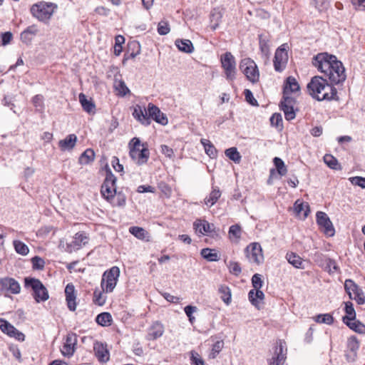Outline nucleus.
Returning <instances> with one entry per match:
<instances>
[{"mask_svg":"<svg viewBox=\"0 0 365 365\" xmlns=\"http://www.w3.org/2000/svg\"><path fill=\"white\" fill-rule=\"evenodd\" d=\"M312 64L324 73L331 83L339 84L346 80L345 68L342 63L334 55L320 53L314 56Z\"/></svg>","mask_w":365,"mask_h":365,"instance_id":"f257e3e1","label":"nucleus"},{"mask_svg":"<svg viewBox=\"0 0 365 365\" xmlns=\"http://www.w3.org/2000/svg\"><path fill=\"white\" fill-rule=\"evenodd\" d=\"M307 88L309 94L318 101L337 98L336 88L321 76L312 77Z\"/></svg>","mask_w":365,"mask_h":365,"instance_id":"f03ea898","label":"nucleus"},{"mask_svg":"<svg viewBox=\"0 0 365 365\" xmlns=\"http://www.w3.org/2000/svg\"><path fill=\"white\" fill-rule=\"evenodd\" d=\"M88 242L89 237L86 233L84 232H78L76 233L73 240L69 243H65L63 240H60L58 247L66 252L71 253L81 249L86 246Z\"/></svg>","mask_w":365,"mask_h":365,"instance_id":"7ed1b4c3","label":"nucleus"},{"mask_svg":"<svg viewBox=\"0 0 365 365\" xmlns=\"http://www.w3.org/2000/svg\"><path fill=\"white\" fill-rule=\"evenodd\" d=\"M120 269L114 266L103 273L101 283L103 292L110 293L114 290L120 276Z\"/></svg>","mask_w":365,"mask_h":365,"instance_id":"20e7f679","label":"nucleus"},{"mask_svg":"<svg viewBox=\"0 0 365 365\" xmlns=\"http://www.w3.org/2000/svg\"><path fill=\"white\" fill-rule=\"evenodd\" d=\"M133 146L130 149V158L138 164L143 165L147 163L149 158V150L140 144L139 139L134 138L132 140Z\"/></svg>","mask_w":365,"mask_h":365,"instance_id":"39448f33","label":"nucleus"},{"mask_svg":"<svg viewBox=\"0 0 365 365\" xmlns=\"http://www.w3.org/2000/svg\"><path fill=\"white\" fill-rule=\"evenodd\" d=\"M24 286L26 288H31L33 297L36 302L46 301V287L39 279L26 277L24 279Z\"/></svg>","mask_w":365,"mask_h":365,"instance_id":"423d86ee","label":"nucleus"},{"mask_svg":"<svg viewBox=\"0 0 365 365\" xmlns=\"http://www.w3.org/2000/svg\"><path fill=\"white\" fill-rule=\"evenodd\" d=\"M240 69L250 81L256 83L259 81V71L256 63L252 59H242L240 64Z\"/></svg>","mask_w":365,"mask_h":365,"instance_id":"0eeeda50","label":"nucleus"},{"mask_svg":"<svg viewBox=\"0 0 365 365\" xmlns=\"http://www.w3.org/2000/svg\"><path fill=\"white\" fill-rule=\"evenodd\" d=\"M222 67L224 69L226 78L233 81L236 77V61L230 52H226L220 58Z\"/></svg>","mask_w":365,"mask_h":365,"instance_id":"6e6552de","label":"nucleus"},{"mask_svg":"<svg viewBox=\"0 0 365 365\" xmlns=\"http://www.w3.org/2000/svg\"><path fill=\"white\" fill-rule=\"evenodd\" d=\"M116 178L110 172L107 173L106 179L101 186L102 196L108 202L113 200L116 194Z\"/></svg>","mask_w":365,"mask_h":365,"instance_id":"1a4fd4ad","label":"nucleus"},{"mask_svg":"<svg viewBox=\"0 0 365 365\" xmlns=\"http://www.w3.org/2000/svg\"><path fill=\"white\" fill-rule=\"evenodd\" d=\"M344 288L349 298L357 302L359 304L365 303V296L359 286L351 279H346L344 282Z\"/></svg>","mask_w":365,"mask_h":365,"instance_id":"9d476101","label":"nucleus"},{"mask_svg":"<svg viewBox=\"0 0 365 365\" xmlns=\"http://www.w3.org/2000/svg\"><path fill=\"white\" fill-rule=\"evenodd\" d=\"M287 47V44H282L275 51L273 63L277 72H282L286 68L288 61Z\"/></svg>","mask_w":365,"mask_h":365,"instance_id":"9b49d317","label":"nucleus"},{"mask_svg":"<svg viewBox=\"0 0 365 365\" xmlns=\"http://www.w3.org/2000/svg\"><path fill=\"white\" fill-rule=\"evenodd\" d=\"M246 257L252 263L259 264L264 261L261 245L257 242L251 243L245 249Z\"/></svg>","mask_w":365,"mask_h":365,"instance_id":"f8f14e48","label":"nucleus"},{"mask_svg":"<svg viewBox=\"0 0 365 365\" xmlns=\"http://www.w3.org/2000/svg\"><path fill=\"white\" fill-rule=\"evenodd\" d=\"M317 222L320 230L327 236L331 237L334 235L335 230L328 215L324 212H317Z\"/></svg>","mask_w":365,"mask_h":365,"instance_id":"ddd939ff","label":"nucleus"},{"mask_svg":"<svg viewBox=\"0 0 365 365\" xmlns=\"http://www.w3.org/2000/svg\"><path fill=\"white\" fill-rule=\"evenodd\" d=\"M295 103V99L292 97L282 98L280 102L281 110H283L287 120H292L296 117V113L294 110Z\"/></svg>","mask_w":365,"mask_h":365,"instance_id":"4468645a","label":"nucleus"},{"mask_svg":"<svg viewBox=\"0 0 365 365\" xmlns=\"http://www.w3.org/2000/svg\"><path fill=\"white\" fill-rule=\"evenodd\" d=\"M77 341L78 340L76 334L73 332L68 333L66 335V341L61 349V352L63 355L68 356H72L76 351Z\"/></svg>","mask_w":365,"mask_h":365,"instance_id":"2eb2a0df","label":"nucleus"},{"mask_svg":"<svg viewBox=\"0 0 365 365\" xmlns=\"http://www.w3.org/2000/svg\"><path fill=\"white\" fill-rule=\"evenodd\" d=\"M148 117L149 119L152 118L156 123L163 125L168 124V120L166 115L160 111V110L153 103H149L148 106Z\"/></svg>","mask_w":365,"mask_h":365,"instance_id":"dca6fc26","label":"nucleus"},{"mask_svg":"<svg viewBox=\"0 0 365 365\" xmlns=\"http://www.w3.org/2000/svg\"><path fill=\"white\" fill-rule=\"evenodd\" d=\"M299 91L300 86L296 78L293 76H289L284 83L282 98L290 97L291 93H295L299 92Z\"/></svg>","mask_w":365,"mask_h":365,"instance_id":"f3484780","label":"nucleus"},{"mask_svg":"<svg viewBox=\"0 0 365 365\" xmlns=\"http://www.w3.org/2000/svg\"><path fill=\"white\" fill-rule=\"evenodd\" d=\"M93 351L99 361L106 363L109 360L110 354L106 344L96 341L93 344Z\"/></svg>","mask_w":365,"mask_h":365,"instance_id":"a211bd4d","label":"nucleus"},{"mask_svg":"<svg viewBox=\"0 0 365 365\" xmlns=\"http://www.w3.org/2000/svg\"><path fill=\"white\" fill-rule=\"evenodd\" d=\"M164 331V326L161 322H154L148 329L146 339L150 341L155 340L163 336Z\"/></svg>","mask_w":365,"mask_h":365,"instance_id":"6ab92c4d","label":"nucleus"},{"mask_svg":"<svg viewBox=\"0 0 365 365\" xmlns=\"http://www.w3.org/2000/svg\"><path fill=\"white\" fill-rule=\"evenodd\" d=\"M193 226L197 233L202 235L216 233L214 224L209 223L206 220H197L195 221Z\"/></svg>","mask_w":365,"mask_h":365,"instance_id":"aec40b11","label":"nucleus"},{"mask_svg":"<svg viewBox=\"0 0 365 365\" xmlns=\"http://www.w3.org/2000/svg\"><path fill=\"white\" fill-rule=\"evenodd\" d=\"M65 295L67 305L71 311H75L76 309V294L75 287L72 284H68L65 288Z\"/></svg>","mask_w":365,"mask_h":365,"instance_id":"412c9836","label":"nucleus"},{"mask_svg":"<svg viewBox=\"0 0 365 365\" xmlns=\"http://www.w3.org/2000/svg\"><path fill=\"white\" fill-rule=\"evenodd\" d=\"M32 16L40 21H46V3L43 1L34 4L30 9Z\"/></svg>","mask_w":365,"mask_h":365,"instance_id":"4be33fe9","label":"nucleus"},{"mask_svg":"<svg viewBox=\"0 0 365 365\" xmlns=\"http://www.w3.org/2000/svg\"><path fill=\"white\" fill-rule=\"evenodd\" d=\"M0 284L2 289L9 291L12 294L20 292L21 287L17 281L13 278H4L0 280Z\"/></svg>","mask_w":365,"mask_h":365,"instance_id":"5701e85b","label":"nucleus"},{"mask_svg":"<svg viewBox=\"0 0 365 365\" xmlns=\"http://www.w3.org/2000/svg\"><path fill=\"white\" fill-rule=\"evenodd\" d=\"M133 116L143 125H148L150 124V120L148 117L146 109L139 105L134 107Z\"/></svg>","mask_w":365,"mask_h":365,"instance_id":"b1692460","label":"nucleus"},{"mask_svg":"<svg viewBox=\"0 0 365 365\" xmlns=\"http://www.w3.org/2000/svg\"><path fill=\"white\" fill-rule=\"evenodd\" d=\"M39 30L36 25H31L26 28L21 34V40L24 43L29 44L32 39L38 34Z\"/></svg>","mask_w":365,"mask_h":365,"instance_id":"393cba45","label":"nucleus"},{"mask_svg":"<svg viewBox=\"0 0 365 365\" xmlns=\"http://www.w3.org/2000/svg\"><path fill=\"white\" fill-rule=\"evenodd\" d=\"M283 345L280 341L279 345L276 346L274 351V356L269 361V365H283L285 361V355L283 353Z\"/></svg>","mask_w":365,"mask_h":365,"instance_id":"a878e982","label":"nucleus"},{"mask_svg":"<svg viewBox=\"0 0 365 365\" xmlns=\"http://www.w3.org/2000/svg\"><path fill=\"white\" fill-rule=\"evenodd\" d=\"M221 195L220 188L217 186H212L209 195L204 199V203L209 207H211L217 202Z\"/></svg>","mask_w":365,"mask_h":365,"instance_id":"bb28decb","label":"nucleus"},{"mask_svg":"<svg viewBox=\"0 0 365 365\" xmlns=\"http://www.w3.org/2000/svg\"><path fill=\"white\" fill-rule=\"evenodd\" d=\"M76 141V135L75 134H70L66 138L61 140L58 145L61 150H71L75 147Z\"/></svg>","mask_w":365,"mask_h":365,"instance_id":"cd10ccee","label":"nucleus"},{"mask_svg":"<svg viewBox=\"0 0 365 365\" xmlns=\"http://www.w3.org/2000/svg\"><path fill=\"white\" fill-rule=\"evenodd\" d=\"M294 211L299 217H302L304 219L306 218L309 212V206L307 202H303L299 200H297L294 205Z\"/></svg>","mask_w":365,"mask_h":365,"instance_id":"c85d7f7f","label":"nucleus"},{"mask_svg":"<svg viewBox=\"0 0 365 365\" xmlns=\"http://www.w3.org/2000/svg\"><path fill=\"white\" fill-rule=\"evenodd\" d=\"M178 48L185 53H191L194 51V46L190 40L188 39H177L175 41Z\"/></svg>","mask_w":365,"mask_h":365,"instance_id":"c756f323","label":"nucleus"},{"mask_svg":"<svg viewBox=\"0 0 365 365\" xmlns=\"http://www.w3.org/2000/svg\"><path fill=\"white\" fill-rule=\"evenodd\" d=\"M113 86L117 92V94L121 97H124L128 93H130L129 88L127 87L126 84L125 83L124 81L122 79H118L117 77H115Z\"/></svg>","mask_w":365,"mask_h":365,"instance_id":"7c9ffc66","label":"nucleus"},{"mask_svg":"<svg viewBox=\"0 0 365 365\" xmlns=\"http://www.w3.org/2000/svg\"><path fill=\"white\" fill-rule=\"evenodd\" d=\"M286 259L289 264L297 269H304L302 259L294 252L287 253Z\"/></svg>","mask_w":365,"mask_h":365,"instance_id":"2f4dec72","label":"nucleus"},{"mask_svg":"<svg viewBox=\"0 0 365 365\" xmlns=\"http://www.w3.org/2000/svg\"><path fill=\"white\" fill-rule=\"evenodd\" d=\"M222 18V13L219 9H214L210 14L211 28L215 30L220 25Z\"/></svg>","mask_w":365,"mask_h":365,"instance_id":"473e14b6","label":"nucleus"},{"mask_svg":"<svg viewBox=\"0 0 365 365\" xmlns=\"http://www.w3.org/2000/svg\"><path fill=\"white\" fill-rule=\"evenodd\" d=\"M202 257L209 262H217L220 259L217 252L215 250L204 248L200 252Z\"/></svg>","mask_w":365,"mask_h":365,"instance_id":"72a5a7b5","label":"nucleus"},{"mask_svg":"<svg viewBox=\"0 0 365 365\" xmlns=\"http://www.w3.org/2000/svg\"><path fill=\"white\" fill-rule=\"evenodd\" d=\"M79 101L85 111L88 113H94L95 105L89 101L83 93L79 94Z\"/></svg>","mask_w":365,"mask_h":365,"instance_id":"f704fd0d","label":"nucleus"},{"mask_svg":"<svg viewBox=\"0 0 365 365\" xmlns=\"http://www.w3.org/2000/svg\"><path fill=\"white\" fill-rule=\"evenodd\" d=\"M221 299L227 304L231 303L232 294L230 289L226 285H220L219 287Z\"/></svg>","mask_w":365,"mask_h":365,"instance_id":"c9c22d12","label":"nucleus"},{"mask_svg":"<svg viewBox=\"0 0 365 365\" xmlns=\"http://www.w3.org/2000/svg\"><path fill=\"white\" fill-rule=\"evenodd\" d=\"M95 153L92 149H86L80 156L79 163L82 165H86L93 161Z\"/></svg>","mask_w":365,"mask_h":365,"instance_id":"e433bc0d","label":"nucleus"},{"mask_svg":"<svg viewBox=\"0 0 365 365\" xmlns=\"http://www.w3.org/2000/svg\"><path fill=\"white\" fill-rule=\"evenodd\" d=\"M345 312L346 316L343 317V322H345V320L353 321L355 319L356 312L353 304L351 302H345Z\"/></svg>","mask_w":365,"mask_h":365,"instance_id":"4c0bfd02","label":"nucleus"},{"mask_svg":"<svg viewBox=\"0 0 365 365\" xmlns=\"http://www.w3.org/2000/svg\"><path fill=\"white\" fill-rule=\"evenodd\" d=\"M111 322L112 317L108 312H103L101 314H99L96 317V322L103 327L110 325Z\"/></svg>","mask_w":365,"mask_h":365,"instance_id":"58836bf2","label":"nucleus"},{"mask_svg":"<svg viewBox=\"0 0 365 365\" xmlns=\"http://www.w3.org/2000/svg\"><path fill=\"white\" fill-rule=\"evenodd\" d=\"M201 143L202 144L205 153L211 158H215L216 156V149L214 145L211 143L209 140L207 139H201Z\"/></svg>","mask_w":365,"mask_h":365,"instance_id":"ea45409f","label":"nucleus"},{"mask_svg":"<svg viewBox=\"0 0 365 365\" xmlns=\"http://www.w3.org/2000/svg\"><path fill=\"white\" fill-rule=\"evenodd\" d=\"M249 299L252 304L257 305V299L262 300L264 297V293L260 290V289H254L249 292Z\"/></svg>","mask_w":365,"mask_h":365,"instance_id":"a19ab883","label":"nucleus"},{"mask_svg":"<svg viewBox=\"0 0 365 365\" xmlns=\"http://www.w3.org/2000/svg\"><path fill=\"white\" fill-rule=\"evenodd\" d=\"M344 323H345L351 329L357 333L362 334L365 331V326L359 321L351 322L345 320Z\"/></svg>","mask_w":365,"mask_h":365,"instance_id":"79ce46f5","label":"nucleus"},{"mask_svg":"<svg viewBox=\"0 0 365 365\" xmlns=\"http://www.w3.org/2000/svg\"><path fill=\"white\" fill-rule=\"evenodd\" d=\"M0 329L2 332L10 336L16 330V328L6 319H0Z\"/></svg>","mask_w":365,"mask_h":365,"instance_id":"37998d69","label":"nucleus"},{"mask_svg":"<svg viewBox=\"0 0 365 365\" xmlns=\"http://www.w3.org/2000/svg\"><path fill=\"white\" fill-rule=\"evenodd\" d=\"M224 347V341L222 340L217 341L212 346L209 354V359H215Z\"/></svg>","mask_w":365,"mask_h":365,"instance_id":"c03bdc74","label":"nucleus"},{"mask_svg":"<svg viewBox=\"0 0 365 365\" xmlns=\"http://www.w3.org/2000/svg\"><path fill=\"white\" fill-rule=\"evenodd\" d=\"M324 163L331 169L341 170V167L338 160L331 155H325L324 157Z\"/></svg>","mask_w":365,"mask_h":365,"instance_id":"a18cd8bd","label":"nucleus"},{"mask_svg":"<svg viewBox=\"0 0 365 365\" xmlns=\"http://www.w3.org/2000/svg\"><path fill=\"white\" fill-rule=\"evenodd\" d=\"M14 247L16 252L21 255H26L29 252V249L28 246L19 240H14Z\"/></svg>","mask_w":365,"mask_h":365,"instance_id":"49530a36","label":"nucleus"},{"mask_svg":"<svg viewBox=\"0 0 365 365\" xmlns=\"http://www.w3.org/2000/svg\"><path fill=\"white\" fill-rule=\"evenodd\" d=\"M273 162L277 168V173L281 176L285 175L287 173V169L286 165H284V161L281 158L275 157L273 160Z\"/></svg>","mask_w":365,"mask_h":365,"instance_id":"de8ad7c7","label":"nucleus"},{"mask_svg":"<svg viewBox=\"0 0 365 365\" xmlns=\"http://www.w3.org/2000/svg\"><path fill=\"white\" fill-rule=\"evenodd\" d=\"M126 196L122 192H116L113 200L110 202L113 206L123 207L125 205Z\"/></svg>","mask_w":365,"mask_h":365,"instance_id":"09e8293b","label":"nucleus"},{"mask_svg":"<svg viewBox=\"0 0 365 365\" xmlns=\"http://www.w3.org/2000/svg\"><path fill=\"white\" fill-rule=\"evenodd\" d=\"M225 155L235 163H238L241 160V155L240 153L237 151V148L234 147L227 149L225 150Z\"/></svg>","mask_w":365,"mask_h":365,"instance_id":"8fccbe9b","label":"nucleus"},{"mask_svg":"<svg viewBox=\"0 0 365 365\" xmlns=\"http://www.w3.org/2000/svg\"><path fill=\"white\" fill-rule=\"evenodd\" d=\"M130 232L135 237L143 240L148 235V232L142 227H131L129 229Z\"/></svg>","mask_w":365,"mask_h":365,"instance_id":"3c124183","label":"nucleus"},{"mask_svg":"<svg viewBox=\"0 0 365 365\" xmlns=\"http://www.w3.org/2000/svg\"><path fill=\"white\" fill-rule=\"evenodd\" d=\"M32 102L36 110L39 113H43L44 110L43 96L41 95H36L33 98Z\"/></svg>","mask_w":365,"mask_h":365,"instance_id":"603ef678","label":"nucleus"},{"mask_svg":"<svg viewBox=\"0 0 365 365\" xmlns=\"http://www.w3.org/2000/svg\"><path fill=\"white\" fill-rule=\"evenodd\" d=\"M128 49L133 50L130 53H128V58H134L136 57L140 52V46L138 42L133 41L128 44Z\"/></svg>","mask_w":365,"mask_h":365,"instance_id":"864d4df0","label":"nucleus"},{"mask_svg":"<svg viewBox=\"0 0 365 365\" xmlns=\"http://www.w3.org/2000/svg\"><path fill=\"white\" fill-rule=\"evenodd\" d=\"M315 321L317 323L331 324L334 322V318L329 314H319L316 317Z\"/></svg>","mask_w":365,"mask_h":365,"instance_id":"5fc2aeb1","label":"nucleus"},{"mask_svg":"<svg viewBox=\"0 0 365 365\" xmlns=\"http://www.w3.org/2000/svg\"><path fill=\"white\" fill-rule=\"evenodd\" d=\"M125 42V38L118 35L115 37V43L114 46V54L115 56H119L122 52V44Z\"/></svg>","mask_w":365,"mask_h":365,"instance_id":"6e6d98bb","label":"nucleus"},{"mask_svg":"<svg viewBox=\"0 0 365 365\" xmlns=\"http://www.w3.org/2000/svg\"><path fill=\"white\" fill-rule=\"evenodd\" d=\"M227 266L231 274L235 276H239L241 274L242 269L238 262L231 261Z\"/></svg>","mask_w":365,"mask_h":365,"instance_id":"4d7b16f0","label":"nucleus"},{"mask_svg":"<svg viewBox=\"0 0 365 365\" xmlns=\"http://www.w3.org/2000/svg\"><path fill=\"white\" fill-rule=\"evenodd\" d=\"M197 310V308L195 306L192 305H187L185 307L184 311L187 316L189 321L191 324H193L195 318L193 317V313L196 312Z\"/></svg>","mask_w":365,"mask_h":365,"instance_id":"13d9d810","label":"nucleus"},{"mask_svg":"<svg viewBox=\"0 0 365 365\" xmlns=\"http://www.w3.org/2000/svg\"><path fill=\"white\" fill-rule=\"evenodd\" d=\"M32 267L34 269H43L44 267L45 262L44 260L38 257L35 256L31 259Z\"/></svg>","mask_w":365,"mask_h":365,"instance_id":"bf43d9fd","label":"nucleus"},{"mask_svg":"<svg viewBox=\"0 0 365 365\" xmlns=\"http://www.w3.org/2000/svg\"><path fill=\"white\" fill-rule=\"evenodd\" d=\"M190 360L192 365H205L203 359L200 357L199 354L195 351H191Z\"/></svg>","mask_w":365,"mask_h":365,"instance_id":"052dcab7","label":"nucleus"},{"mask_svg":"<svg viewBox=\"0 0 365 365\" xmlns=\"http://www.w3.org/2000/svg\"><path fill=\"white\" fill-rule=\"evenodd\" d=\"M241 227L239 225H232L229 229V235L230 237H234L237 239L240 238L241 235Z\"/></svg>","mask_w":365,"mask_h":365,"instance_id":"680f3d73","label":"nucleus"},{"mask_svg":"<svg viewBox=\"0 0 365 365\" xmlns=\"http://www.w3.org/2000/svg\"><path fill=\"white\" fill-rule=\"evenodd\" d=\"M252 284L254 289H261L263 285L261 274H255L252 277Z\"/></svg>","mask_w":365,"mask_h":365,"instance_id":"e2e57ef3","label":"nucleus"},{"mask_svg":"<svg viewBox=\"0 0 365 365\" xmlns=\"http://www.w3.org/2000/svg\"><path fill=\"white\" fill-rule=\"evenodd\" d=\"M93 294V301L96 304L102 306L106 303V298L101 292L95 291Z\"/></svg>","mask_w":365,"mask_h":365,"instance_id":"0e129e2a","label":"nucleus"},{"mask_svg":"<svg viewBox=\"0 0 365 365\" xmlns=\"http://www.w3.org/2000/svg\"><path fill=\"white\" fill-rule=\"evenodd\" d=\"M170 26L168 22L160 21L158 26V32L160 35H166L170 32Z\"/></svg>","mask_w":365,"mask_h":365,"instance_id":"69168bd1","label":"nucleus"},{"mask_svg":"<svg viewBox=\"0 0 365 365\" xmlns=\"http://www.w3.org/2000/svg\"><path fill=\"white\" fill-rule=\"evenodd\" d=\"M272 125L279 127L282 125V117L280 113H274L270 118Z\"/></svg>","mask_w":365,"mask_h":365,"instance_id":"338daca9","label":"nucleus"},{"mask_svg":"<svg viewBox=\"0 0 365 365\" xmlns=\"http://www.w3.org/2000/svg\"><path fill=\"white\" fill-rule=\"evenodd\" d=\"M352 185H358L362 188H365V178L362 177H352L349 178Z\"/></svg>","mask_w":365,"mask_h":365,"instance_id":"774afa93","label":"nucleus"}]
</instances>
